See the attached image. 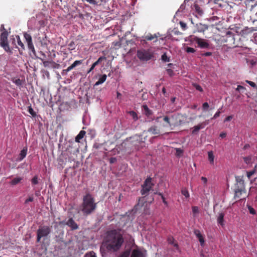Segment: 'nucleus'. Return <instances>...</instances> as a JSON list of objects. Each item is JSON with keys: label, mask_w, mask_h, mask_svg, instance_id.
I'll return each instance as SVG.
<instances>
[{"label": "nucleus", "mask_w": 257, "mask_h": 257, "mask_svg": "<svg viewBox=\"0 0 257 257\" xmlns=\"http://www.w3.org/2000/svg\"><path fill=\"white\" fill-rule=\"evenodd\" d=\"M226 136V134L225 133L222 132L220 134V137L223 138H225Z\"/></svg>", "instance_id": "nucleus-59"}, {"label": "nucleus", "mask_w": 257, "mask_h": 257, "mask_svg": "<svg viewBox=\"0 0 257 257\" xmlns=\"http://www.w3.org/2000/svg\"><path fill=\"white\" fill-rule=\"evenodd\" d=\"M131 257H145V254L140 250L134 249L132 252Z\"/></svg>", "instance_id": "nucleus-14"}, {"label": "nucleus", "mask_w": 257, "mask_h": 257, "mask_svg": "<svg viewBox=\"0 0 257 257\" xmlns=\"http://www.w3.org/2000/svg\"><path fill=\"white\" fill-rule=\"evenodd\" d=\"M144 109L145 110L146 112L147 113V114H150V113H149L150 110L149 109V108H148V107H147V106H146V105H144Z\"/></svg>", "instance_id": "nucleus-55"}, {"label": "nucleus", "mask_w": 257, "mask_h": 257, "mask_svg": "<svg viewBox=\"0 0 257 257\" xmlns=\"http://www.w3.org/2000/svg\"><path fill=\"white\" fill-rule=\"evenodd\" d=\"M130 256V252L129 251H125L121 255L120 257H129Z\"/></svg>", "instance_id": "nucleus-44"}, {"label": "nucleus", "mask_w": 257, "mask_h": 257, "mask_svg": "<svg viewBox=\"0 0 257 257\" xmlns=\"http://www.w3.org/2000/svg\"><path fill=\"white\" fill-rule=\"evenodd\" d=\"M27 153V148L25 147L23 149V150L21 151L20 154V157L18 159L17 161H21L22 160L25 158Z\"/></svg>", "instance_id": "nucleus-17"}, {"label": "nucleus", "mask_w": 257, "mask_h": 257, "mask_svg": "<svg viewBox=\"0 0 257 257\" xmlns=\"http://www.w3.org/2000/svg\"><path fill=\"white\" fill-rule=\"evenodd\" d=\"M128 113L135 120H136L138 119L137 114L135 111H130Z\"/></svg>", "instance_id": "nucleus-29"}, {"label": "nucleus", "mask_w": 257, "mask_h": 257, "mask_svg": "<svg viewBox=\"0 0 257 257\" xmlns=\"http://www.w3.org/2000/svg\"><path fill=\"white\" fill-rule=\"evenodd\" d=\"M212 53L211 52H206L204 53L203 55L205 56H209L211 55Z\"/></svg>", "instance_id": "nucleus-60"}, {"label": "nucleus", "mask_w": 257, "mask_h": 257, "mask_svg": "<svg viewBox=\"0 0 257 257\" xmlns=\"http://www.w3.org/2000/svg\"><path fill=\"white\" fill-rule=\"evenodd\" d=\"M158 194L159 195H160V196L161 197V198H162V200H163V203H164L165 205H168V203H167V202L166 201V200H165V198H164V196L163 195V194H162L161 193H158Z\"/></svg>", "instance_id": "nucleus-41"}, {"label": "nucleus", "mask_w": 257, "mask_h": 257, "mask_svg": "<svg viewBox=\"0 0 257 257\" xmlns=\"http://www.w3.org/2000/svg\"><path fill=\"white\" fill-rule=\"evenodd\" d=\"M208 160L211 164H214V156L212 151L208 152Z\"/></svg>", "instance_id": "nucleus-24"}, {"label": "nucleus", "mask_w": 257, "mask_h": 257, "mask_svg": "<svg viewBox=\"0 0 257 257\" xmlns=\"http://www.w3.org/2000/svg\"><path fill=\"white\" fill-rule=\"evenodd\" d=\"M82 63L81 60H76L74 61V62L71 65L73 68H75L76 66L81 64Z\"/></svg>", "instance_id": "nucleus-34"}, {"label": "nucleus", "mask_w": 257, "mask_h": 257, "mask_svg": "<svg viewBox=\"0 0 257 257\" xmlns=\"http://www.w3.org/2000/svg\"><path fill=\"white\" fill-rule=\"evenodd\" d=\"M200 27L199 28L198 31L200 32H204L205 31L208 29V26L207 25L199 24Z\"/></svg>", "instance_id": "nucleus-25"}, {"label": "nucleus", "mask_w": 257, "mask_h": 257, "mask_svg": "<svg viewBox=\"0 0 257 257\" xmlns=\"http://www.w3.org/2000/svg\"><path fill=\"white\" fill-rule=\"evenodd\" d=\"M0 30H1V31H3V32H4V31H5V30H6L5 29V28H4V25H1V29H0Z\"/></svg>", "instance_id": "nucleus-62"}, {"label": "nucleus", "mask_w": 257, "mask_h": 257, "mask_svg": "<svg viewBox=\"0 0 257 257\" xmlns=\"http://www.w3.org/2000/svg\"><path fill=\"white\" fill-rule=\"evenodd\" d=\"M34 200V198L32 195L30 196L28 199H26L25 201V204L28 203L29 202H32Z\"/></svg>", "instance_id": "nucleus-40"}, {"label": "nucleus", "mask_w": 257, "mask_h": 257, "mask_svg": "<svg viewBox=\"0 0 257 257\" xmlns=\"http://www.w3.org/2000/svg\"><path fill=\"white\" fill-rule=\"evenodd\" d=\"M51 228L48 226H40L37 231V241L40 242L42 238L45 239L50 234Z\"/></svg>", "instance_id": "nucleus-3"}, {"label": "nucleus", "mask_w": 257, "mask_h": 257, "mask_svg": "<svg viewBox=\"0 0 257 257\" xmlns=\"http://www.w3.org/2000/svg\"><path fill=\"white\" fill-rule=\"evenodd\" d=\"M17 37V41H18V45L20 46H21L22 48V49H25L24 45L22 43V42L21 41L20 37L19 36H18Z\"/></svg>", "instance_id": "nucleus-30"}, {"label": "nucleus", "mask_w": 257, "mask_h": 257, "mask_svg": "<svg viewBox=\"0 0 257 257\" xmlns=\"http://www.w3.org/2000/svg\"><path fill=\"white\" fill-rule=\"evenodd\" d=\"M244 89V87L242 86H241V85H238L236 90L237 91H240L241 89Z\"/></svg>", "instance_id": "nucleus-58"}, {"label": "nucleus", "mask_w": 257, "mask_h": 257, "mask_svg": "<svg viewBox=\"0 0 257 257\" xmlns=\"http://www.w3.org/2000/svg\"><path fill=\"white\" fill-rule=\"evenodd\" d=\"M74 68L72 67V65L69 66L66 70H65L64 71H65L66 72H68L70 71H71L72 69H73Z\"/></svg>", "instance_id": "nucleus-57"}, {"label": "nucleus", "mask_w": 257, "mask_h": 257, "mask_svg": "<svg viewBox=\"0 0 257 257\" xmlns=\"http://www.w3.org/2000/svg\"><path fill=\"white\" fill-rule=\"evenodd\" d=\"M66 224L73 230L77 229L78 228V225L72 218L69 219Z\"/></svg>", "instance_id": "nucleus-13"}, {"label": "nucleus", "mask_w": 257, "mask_h": 257, "mask_svg": "<svg viewBox=\"0 0 257 257\" xmlns=\"http://www.w3.org/2000/svg\"><path fill=\"white\" fill-rule=\"evenodd\" d=\"M182 193L183 195H184L186 198L189 197V193L186 189H183L182 190Z\"/></svg>", "instance_id": "nucleus-37"}, {"label": "nucleus", "mask_w": 257, "mask_h": 257, "mask_svg": "<svg viewBox=\"0 0 257 257\" xmlns=\"http://www.w3.org/2000/svg\"><path fill=\"white\" fill-rule=\"evenodd\" d=\"M202 107H203V109L205 110L208 108L209 105L207 102H204L203 104Z\"/></svg>", "instance_id": "nucleus-52"}, {"label": "nucleus", "mask_w": 257, "mask_h": 257, "mask_svg": "<svg viewBox=\"0 0 257 257\" xmlns=\"http://www.w3.org/2000/svg\"><path fill=\"white\" fill-rule=\"evenodd\" d=\"M154 38L157 39V36L156 34L152 35L151 34L145 36V39L148 41H151L154 39Z\"/></svg>", "instance_id": "nucleus-27"}, {"label": "nucleus", "mask_w": 257, "mask_h": 257, "mask_svg": "<svg viewBox=\"0 0 257 257\" xmlns=\"http://www.w3.org/2000/svg\"><path fill=\"white\" fill-rule=\"evenodd\" d=\"M137 55L140 60L145 61L149 60L152 57L151 54L146 51H138Z\"/></svg>", "instance_id": "nucleus-7"}, {"label": "nucleus", "mask_w": 257, "mask_h": 257, "mask_svg": "<svg viewBox=\"0 0 257 257\" xmlns=\"http://www.w3.org/2000/svg\"><path fill=\"white\" fill-rule=\"evenodd\" d=\"M85 132L84 131H81L78 135L75 138V142L79 143L80 140L82 139L85 135Z\"/></svg>", "instance_id": "nucleus-21"}, {"label": "nucleus", "mask_w": 257, "mask_h": 257, "mask_svg": "<svg viewBox=\"0 0 257 257\" xmlns=\"http://www.w3.org/2000/svg\"><path fill=\"white\" fill-rule=\"evenodd\" d=\"M85 257H96V256L95 253L92 251L86 254Z\"/></svg>", "instance_id": "nucleus-38"}, {"label": "nucleus", "mask_w": 257, "mask_h": 257, "mask_svg": "<svg viewBox=\"0 0 257 257\" xmlns=\"http://www.w3.org/2000/svg\"><path fill=\"white\" fill-rule=\"evenodd\" d=\"M153 185L154 184L152 182V178L150 177L148 178L145 181L144 184L142 185V189L141 191L142 194H147L152 189Z\"/></svg>", "instance_id": "nucleus-4"}, {"label": "nucleus", "mask_w": 257, "mask_h": 257, "mask_svg": "<svg viewBox=\"0 0 257 257\" xmlns=\"http://www.w3.org/2000/svg\"><path fill=\"white\" fill-rule=\"evenodd\" d=\"M236 184L235 189H245L244 183L242 176L235 177Z\"/></svg>", "instance_id": "nucleus-10"}, {"label": "nucleus", "mask_w": 257, "mask_h": 257, "mask_svg": "<svg viewBox=\"0 0 257 257\" xmlns=\"http://www.w3.org/2000/svg\"><path fill=\"white\" fill-rule=\"evenodd\" d=\"M116 161V159L114 158H111L110 160V162L111 163H113Z\"/></svg>", "instance_id": "nucleus-61"}, {"label": "nucleus", "mask_w": 257, "mask_h": 257, "mask_svg": "<svg viewBox=\"0 0 257 257\" xmlns=\"http://www.w3.org/2000/svg\"><path fill=\"white\" fill-rule=\"evenodd\" d=\"M192 214L194 217L196 216L199 214V208L197 206H193L192 207Z\"/></svg>", "instance_id": "nucleus-26"}, {"label": "nucleus", "mask_w": 257, "mask_h": 257, "mask_svg": "<svg viewBox=\"0 0 257 257\" xmlns=\"http://www.w3.org/2000/svg\"><path fill=\"white\" fill-rule=\"evenodd\" d=\"M254 172H255L254 170H253V171H251L247 172V177L248 178H249L252 175L254 174Z\"/></svg>", "instance_id": "nucleus-49"}, {"label": "nucleus", "mask_w": 257, "mask_h": 257, "mask_svg": "<svg viewBox=\"0 0 257 257\" xmlns=\"http://www.w3.org/2000/svg\"><path fill=\"white\" fill-rule=\"evenodd\" d=\"M196 10L198 12V14L200 15H202L203 14V11L200 10V8H199L198 6H196L195 7Z\"/></svg>", "instance_id": "nucleus-53"}, {"label": "nucleus", "mask_w": 257, "mask_h": 257, "mask_svg": "<svg viewBox=\"0 0 257 257\" xmlns=\"http://www.w3.org/2000/svg\"><path fill=\"white\" fill-rule=\"evenodd\" d=\"M106 59V58L104 56L99 57L98 59L92 65L91 68L88 70V73H90L92 70H93L94 67L96 65H97L99 63H100L102 61L105 60Z\"/></svg>", "instance_id": "nucleus-15"}, {"label": "nucleus", "mask_w": 257, "mask_h": 257, "mask_svg": "<svg viewBox=\"0 0 257 257\" xmlns=\"http://www.w3.org/2000/svg\"><path fill=\"white\" fill-rule=\"evenodd\" d=\"M194 87H195V88H196L197 90H198V91H201H201H203L202 88H201V87L200 85H199L195 84V85H194Z\"/></svg>", "instance_id": "nucleus-48"}, {"label": "nucleus", "mask_w": 257, "mask_h": 257, "mask_svg": "<svg viewBox=\"0 0 257 257\" xmlns=\"http://www.w3.org/2000/svg\"><path fill=\"white\" fill-rule=\"evenodd\" d=\"M24 36L27 42L28 48L32 51L34 54H35L36 53V51L35 50L34 46L33 44L32 37L31 35L29 34H27V33H25L24 34Z\"/></svg>", "instance_id": "nucleus-8"}, {"label": "nucleus", "mask_w": 257, "mask_h": 257, "mask_svg": "<svg viewBox=\"0 0 257 257\" xmlns=\"http://www.w3.org/2000/svg\"><path fill=\"white\" fill-rule=\"evenodd\" d=\"M248 208L249 213L250 214H255V210L253 208H252L250 206H248Z\"/></svg>", "instance_id": "nucleus-43"}, {"label": "nucleus", "mask_w": 257, "mask_h": 257, "mask_svg": "<svg viewBox=\"0 0 257 257\" xmlns=\"http://www.w3.org/2000/svg\"><path fill=\"white\" fill-rule=\"evenodd\" d=\"M224 216V214L223 213L219 212L218 214V216H217V222L219 224H220V225H221L222 226L223 225V224H224V223H223Z\"/></svg>", "instance_id": "nucleus-20"}, {"label": "nucleus", "mask_w": 257, "mask_h": 257, "mask_svg": "<svg viewBox=\"0 0 257 257\" xmlns=\"http://www.w3.org/2000/svg\"><path fill=\"white\" fill-rule=\"evenodd\" d=\"M107 76L106 74L102 75L99 80L94 84V86H98L104 82L106 79Z\"/></svg>", "instance_id": "nucleus-19"}, {"label": "nucleus", "mask_w": 257, "mask_h": 257, "mask_svg": "<svg viewBox=\"0 0 257 257\" xmlns=\"http://www.w3.org/2000/svg\"><path fill=\"white\" fill-rule=\"evenodd\" d=\"M8 33L6 30L2 32L1 35V45L6 51L10 50L8 42Z\"/></svg>", "instance_id": "nucleus-5"}, {"label": "nucleus", "mask_w": 257, "mask_h": 257, "mask_svg": "<svg viewBox=\"0 0 257 257\" xmlns=\"http://www.w3.org/2000/svg\"><path fill=\"white\" fill-rule=\"evenodd\" d=\"M42 62L43 66L47 68H58L59 67V64L55 63L53 61H46L43 58H39Z\"/></svg>", "instance_id": "nucleus-9"}, {"label": "nucleus", "mask_w": 257, "mask_h": 257, "mask_svg": "<svg viewBox=\"0 0 257 257\" xmlns=\"http://www.w3.org/2000/svg\"><path fill=\"white\" fill-rule=\"evenodd\" d=\"M220 114V110H218V111L215 113V114L214 115L213 117H212V119H213V118H214V119H215V118H216L218 117L219 116Z\"/></svg>", "instance_id": "nucleus-50"}, {"label": "nucleus", "mask_w": 257, "mask_h": 257, "mask_svg": "<svg viewBox=\"0 0 257 257\" xmlns=\"http://www.w3.org/2000/svg\"><path fill=\"white\" fill-rule=\"evenodd\" d=\"M167 73L170 76H172L174 75V72L173 70L171 69H168L167 70Z\"/></svg>", "instance_id": "nucleus-45"}, {"label": "nucleus", "mask_w": 257, "mask_h": 257, "mask_svg": "<svg viewBox=\"0 0 257 257\" xmlns=\"http://www.w3.org/2000/svg\"><path fill=\"white\" fill-rule=\"evenodd\" d=\"M162 60L164 62H169V58L167 57V55L164 53L162 56Z\"/></svg>", "instance_id": "nucleus-36"}, {"label": "nucleus", "mask_w": 257, "mask_h": 257, "mask_svg": "<svg viewBox=\"0 0 257 257\" xmlns=\"http://www.w3.org/2000/svg\"><path fill=\"white\" fill-rule=\"evenodd\" d=\"M194 233L198 238L199 242H200V244L202 246L204 245V240L203 236L201 234L200 232L198 230H196L194 231Z\"/></svg>", "instance_id": "nucleus-16"}, {"label": "nucleus", "mask_w": 257, "mask_h": 257, "mask_svg": "<svg viewBox=\"0 0 257 257\" xmlns=\"http://www.w3.org/2000/svg\"><path fill=\"white\" fill-rule=\"evenodd\" d=\"M123 242V239L120 232L111 230L108 232L104 242L101 245L100 251L103 256L106 251H114L118 250Z\"/></svg>", "instance_id": "nucleus-1"}, {"label": "nucleus", "mask_w": 257, "mask_h": 257, "mask_svg": "<svg viewBox=\"0 0 257 257\" xmlns=\"http://www.w3.org/2000/svg\"><path fill=\"white\" fill-rule=\"evenodd\" d=\"M97 207L94 199L89 193L83 198V202L80 206L79 211H81L84 216H87L94 211Z\"/></svg>", "instance_id": "nucleus-2"}, {"label": "nucleus", "mask_w": 257, "mask_h": 257, "mask_svg": "<svg viewBox=\"0 0 257 257\" xmlns=\"http://www.w3.org/2000/svg\"><path fill=\"white\" fill-rule=\"evenodd\" d=\"M116 94H117V97L118 98H119L121 95V94L119 92H117Z\"/></svg>", "instance_id": "nucleus-64"}, {"label": "nucleus", "mask_w": 257, "mask_h": 257, "mask_svg": "<svg viewBox=\"0 0 257 257\" xmlns=\"http://www.w3.org/2000/svg\"><path fill=\"white\" fill-rule=\"evenodd\" d=\"M176 155L177 156H180L183 153V150L180 148H176Z\"/></svg>", "instance_id": "nucleus-31"}, {"label": "nucleus", "mask_w": 257, "mask_h": 257, "mask_svg": "<svg viewBox=\"0 0 257 257\" xmlns=\"http://www.w3.org/2000/svg\"><path fill=\"white\" fill-rule=\"evenodd\" d=\"M32 183L33 184H37L38 183V177L37 176H34V178L32 179Z\"/></svg>", "instance_id": "nucleus-39"}, {"label": "nucleus", "mask_w": 257, "mask_h": 257, "mask_svg": "<svg viewBox=\"0 0 257 257\" xmlns=\"http://www.w3.org/2000/svg\"><path fill=\"white\" fill-rule=\"evenodd\" d=\"M16 83L17 85H20L21 84V80L20 79H18L16 81Z\"/></svg>", "instance_id": "nucleus-63"}, {"label": "nucleus", "mask_w": 257, "mask_h": 257, "mask_svg": "<svg viewBox=\"0 0 257 257\" xmlns=\"http://www.w3.org/2000/svg\"><path fill=\"white\" fill-rule=\"evenodd\" d=\"M186 51L187 52V53H193L194 52H196V50H195V49L193 48H191V47H187L186 49Z\"/></svg>", "instance_id": "nucleus-33"}, {"label": "nucleus", "mask_w": 257, "mask_h": 257, "mask_svg": "<svg viewBox=\"0 0 257 257\" xmlns=\"http://www.w3.org/2000/svg\"><path fill=\"white\" fill-rule=\"evenodd\" d=\"M179 115L177 114H174L171 115V116H169L171 118V120L172 121H177V118L178 117Z\"/></svg>", "instance_id": "nucleus-35"}, {"label": "nucleus", "mask_w": 257, "mask_h": 257, "mask_svg": "<svg viewBox=\"0 0 257 257\" xmlns=\"http://www.w3.org/2000/svg\"><path fill=\"white\" fill-rule=\"evenodd\" d=\"M192 41L195 42L198 46L201 48H208L209 47V44L206 40L203 39L195 36L192 38Z\"/></svg>", "instance_id": "nucleus-6"}, {"label": "nucleus", "mask_w": 257, "mask_h": 257, "mask_svg": "<svg viewBox=\"0 0 257 257\" xmlns=\"http://www.w3.org/2000/svg\"><path fill=\"white\" fill-rule=\"evenodd\" d=\"M208 123L207 121L200 123L197 125H195L192 128V133L193 134L197 133L200 129L203 128Z\"/></svg>", "instance_id": "nucleus-12"}, {"label": "nucleus", "mask_w": 257, "mask_h": 257, "mask_svg": "<svg viewBox=\"0 0 257 257\" xmlns=\"http://www.w3.org/2000/svg\"><path fill=\"white\" fill-rule=\"evenodd\" d=\"M88 3L94 5H97V2L94 0H85Z\"/></svg>", "instance_id": "nucleus-51"}, {"label": "nucleus", "mask_w": 257, "mask_h": 257, "mask_svg": "<svg viewBox=\"0 0 257 257\" xmlns=\"http://www.w3.org/2000/svg\"><path fill=\"white\" fill-rule=\"evenodd\" d=\"M180 24L181 28H182L184 30L186 29L187 25L185 23H184L183 22H180Z\"/></svg>", "instance_id": "nucleus-47"}, {"label": "nucleus", "mask_w": 257, "mask_h": 257, "mask_svg": "<svg viewBox=\"0 0 257 257\" xmlns=\"http://www.w3.org/2000/svg\"><path fill=\"white\" fill-rule=\"evenodd\" d=\"M22 180V177H16L11 181L10 184L12 185H15L19 183Z\"/></svg>", "instance_id": "nucleus-23"}, {"label": "nucleus", "mask_w": 257, "mask_h": 257, "mask_svg": "<svg viewBox=\"0 0 257 257\" xmlns=\"http://www.w3.org/2000/svg\"><path fill=\"white\" fill-rule=\"evenodd\" d=\"M163 120L166 122V124L165 125V126H176L179 124L177 121H172L171 120V118L169 116H165L163 117Z\"/></svg>", "instance_id": "nucleus-11"}, {"label": "nucleus", "mask_w": 257, "mask_h": 257, "mask_svg": "<svg viewBox=\"0 0 257 257\" xmlns=\"http://www.w3.org/2000/svg\"><path fill=\"white\" fill-rule=\"evenodd\" d=\"M245 192V189H235L234 197L235 198H239L241 197L243 193Z\"/></svg>", "instance_id": "nucleus-18"}, {"label": "nucleus", "mask_w": 257, "mask_h": 257, "mask_svg": "<svg viewBox=\"0 0 257 257\" xmlns=\"http://www.w3.org/2000/svg\"><path fill=\"white\" fill-rule=\"evenodd\" d=\"M28 111L33 117L36 116V113L34 111L33 109L32 108L31 106H29V107H28Z\"/></svg>", "instance_id": "nucleus-32"}, {"label": "nucleus", "mask_w": 257, "mask_h": 257, "mask_svg": "<svg viewBox=\"0 0 257 257\" xmlns=\"http://www.w3.org/2000/svg\"><path fill=\"white\" fill-rule=\"evenodd\" d=\"M168 241L169 243L173 244L174 246L176 247V248H178V244L174 242V239L173 237L168 238Z\"/></svg>", "instance_id": "nucleus-28"}, {"label": "nucleus", "mask_w": 257, "mask_h": 257, "mask_svg": "<svg viewBox=\"0 0 257 257\" xmlns=\"http://www.w3.org/2000/svg\"><path fill=\"white\" fill-rule=\"evenodd\" d=\"M244 161L245 162L246 164H248L250 163L251 161V157H247L244 158Z\"/></svg>", "instance_id": "nucleus-42"}, {"label": "nucleus", "mask_w": 257, "mask_h": 257, "mask_svg": "<svg viewBox=\"0 0 257 257\" xmlns=\"http://www.w3.org/2000/svg\"><path fill=\"white\" fill-rule=\"evenodd\" d=\"M201 179L202 180V181L203 182L204 184H206L207 182V179L206 177H202L201 178Z\"/></svg>", "instance_id": "nucleus-56"}, {"label": "nucleus", "mask_w": 257, "mask_h": 257, "mask_svg": "<svg viewBox=\"0 0 257 257\" xmlns=\"http://www.w3.org/2000/svg\"><path fill=\"white\" fill-rule=\"evenodd\" d=\"M232 117H233V116L232 115H229L225 118L224 121H229L231 120Z\"/></svg>", "instance_id": "nucleus-54"}, {"label": "nucleus", "mask_w": 257, "mask_h": 257, "mask_svg": "<svg viewBox=\"0 0 257 257\" xmlns=\"http://www.w3.org/2000/svg\"><path fill=\"white\" fill-rule=\"evenodd\" d=\"M148 132L153 135H157L160 133V131L156 126L151 127L150 128H149Z\"/></svg>", "instance_id": "nucleus-22"}, {"label": "nucleus", "mask_w": 257, "mask_h": 257, "mask_svg": "<svg viewBox=\"0 0 257 257\" xmlns=\"http://www.w3.org/2000/svg\"><path fill=\"white\" fill-rule=\"evenodd\" d=\"M246 82L249 84L252 87H255L256 86L255 84L252 81L246 80Z\"/></svg>", "instance_id": "nucleus-46"}]
</instances>
